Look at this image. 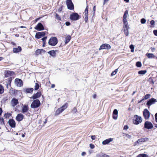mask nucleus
I'll return each mask as SVG.
<instances>
[{"label":"nucleus","mask_w":157,"mask_h":157,"mask_svg":"<svg viewBox=\"0 0 157 157\" xmlns=\"http://www.w3.org/2000/svg\"><path fill=\"white\" fill-rule=\"evenodd\" d=\"M58 43L57 38L55 37H52L49 39L48 41V44L49 45L55 46Z\"/></svg>","instance_id":"1"},{"label":"nucleus","mask_w":157,"mask_h":157,"mask_svg":"<svg viewBox=\"0 0 157 157\" xmlns=\"http://www.w3.org/2000/svg\"><path fill=\"white\" fill-rule=\"evenodd\" d=\"M40 105V102L38 99H36L34 100L31 105V107L32 108H36L39 107Z\"/></svg>","instance_id":"2"},{"label":"nucleus","mask_w":157,"mask_h":157,"mask_svg":"<svg viewBox=\"0 0 157 157\" xmlns=\"http://www.w3.org/2000/svg\"><path fill=\"white\" fill-rule=\"evenodd\" d=\"M66 4L68 9L73 10L74 9V5L71 0H67Z\"/></svg>","instance_id":"3"},{"label":"nucleus","mask_w":157,"mask_h":157,"mask_svg":"<svg viewBox=\"0 0 157 157\" xmlns=\"http://www.w3.org/2000/svg\"><path fill=\"white\" fill-rule=\"evenodd\" d=\"M80 18V16L77 13H74L71 14L70 16V18L72 20L76 21L78 20Z\"/></svg>","instance_id":"4"},{"label":"nucleus","mask_w":157,"mask_h":157,"mask_svg":"<svg viewBox=\"0 0 157 157\" xmlns=\"http://www.w3.org/2000/svg\"><path fill=\"white\" fill-rule=\"evenodd\" d=\"M143 115L144 118L146 120H147L149 119L150 116V113L147 109H145L143 112Z\"/></svg>","instance_id":"5"},{"label":"nucleus","mask_w":157,"mask_h":157,"mask_svg":"<svg viewBox=\"0 0 157 157\" xmlns=\"http://www.w3.org/2000/svg\"><path fill=\"white\" fill-rule=\"evenodd\" d=\"M111 48V47L110 45L108 44H102L99 48V50L102 49L109 50Z\"/></svg>","instance_id":"6"},{"label":"nucleus","mask_w":157,"mask_h":157,"mask_svg":"<svg viewBox=\"0 0 157 157\" xmlns=\"http://www.w3.org/2000/svg\"><path fill=\"white\" fill-rule=\"evenodd\" d=\"M19 103L18 100L15 98H13L10 102L11 105L13 107H14Z\"/></svg>","instance_id":"7"},{"label":"nucleus","mask_w":157,"mask_h":157,"mask_svg":"<svg viewBox=\"0 0 157 157\" xmlns=\"http://www.w3.org/2000/svg\"><path fill=\"white\" fill-rule=\"evenodd\" d=\"M157 101L156 99L154 98H152L150 99L146 103V105L148 106V108L151 105H152L154 104L155 102Z\"/></svg>","instance_id":"8"},{"label":"nucleus","mask_w":157,"mask_h":157,"mask_svg":"<svg viewBox=\"0 0 157 157\" xmlns=\"http://www.w3.org/2000/svg\"><path fill=\"white\" fill-rule=\"evenodd\" d=\"M35 29L38 31H41L44 30V28L41 23H39L35 27Z\"/></svg>","instance_id":"9"},{"label":"nucleus","mask_w":157,"mask_h":157,"mask_svg":"<svg viewBox=\"0 0 157 157\" xmlns=\"http://www.w3.org/2000/svg\"><path fill=\"white\" fill-rule=\"evenodd\" d=\"M153 127L152 124L150 122L146 121L144 123V127L148 129H151Z\"/></svg>","instance_id":"10"},{"label":"nucleus","mask_w":157,"mask_h":157,"mask_svg":"<svg viewBox=\"0 0 157 157\" xmlns=\"http://www.w3.org/2000/svg\"><path fill=\"white\" fill-rule=\"evenodd\" d=\"M5 76L6 77H8L10 76H13L14 75V72L11 71H6L5 72Z\"/></svg>","instance_id":"11"},{"label":"nucleus","mask_w":157,"mask_h":157,"mask_svg":"<svg viewBox=\"0 0 157 157\" xmlns=\"http://www.w3.org/2000/svg\"><path fill=\"white\" fill-rule=\"evenodd\" d=\"M45 35V32H38L36 33L35 37L36 38L39 39L43 36H44Z\"/></svg>","instance_id":"12"},{"label":"nucleus","mask_w":157,"mask_h":157,"mask_svg":"<svg viewBox=\"0 0 157 157\" xmlns=\"http://www.w3.org/2000/svg\"><path fill=\"white\" fill-rule=\"evenodd\" d=\"M16 84L18 86L21 87L23 85V82L22 80L19 78H16L15 80Z\"/></svg>","instance_id":"13"},{"label":"nucleus","mask_w":157,"mask_h":157,"mask_svg":"<svg viewBox=\"0 0 157 157\" xmlns=\"http://www.w3.org/2000/svg\"><path fill=\"white\" fill-rule=\"evenodd\" d=\"M8 123L12 128H14L15 127L16 123L13 119H10L8 121Z\"/></svg>","instance_id":"14"},{"label":"nucleus","mask_w":157,"mask_h":157,"mask_svg":"<svg viewBox=\"0 0 157 157\" xmlns=\"http://www.w3.org/2000/svg\"><path fill=\"white\" fill-rule=\"evenodd\" d=\"M23 115L21 113H19L17 115L16 119L17 121H20L23 120Z\"/></svg>","instance_id":"15"},{"label":"nucleus","mask_w":157,"mask_h":157,"mask_svg":"<svg viewBox=\"0 0 157 157\" xmlns=\"http://www.w3.org/2000/svg\"><path fill=\"white\" fill-rule=\"evenodd\" d=\"M88 7L87 6L85 10V12L84 13V17L85 18V21L86 22H87L88 19Z\"/></svg>","instance_id":"16"},{"label":"nucleus","mask_w":157,"mask_h":157,"mask_svg":"<svg viewBox=\"0 0 157 157\" xmlns=\"http://www.w3.org/2000/svg\"><path fill=\"white\" fill-rule=\"evenodd\" d=\"M113 140V139L110 138L108 139H106L102 142V144L103 145H106L108 144L110 142H112Z\"/></svg>","instance_id":"17"},{"label":"nucleus","mask_w":157,"mask_h":157,"mask_svg":"<svg viewBox=\"0 0 157 157\" xmlns=\"http://www.w3.org/2000/svg\"><path fill=\"white\" fill-rule=\"evenodd\" d=\"M28 106L25 105L22 107V112L23 113H26L28 110Z\"/></svg>","instance_id":"18"},{"label":"nucleus","mask_w":157,"mask_h":157,"mask_svg":"<svg viewBox=\"0 0 157 157\" xmlns=\"http://www.w3.org/2000/svg\"><path fill=\"white\" fill-rule=\"evenodd\" d=\"M41 96L40 92H37L36 94H34L33 96V99H36L39 98Z\"/></svg>","instance_id":"19"},{"label":"nucleus","mask_w":157,"mask_h":157,"mask_svg":"<svg viewBox=\"0 0 157 157\" xmlns=\"http://www.w3.org/2000/svg\"><path fill=\"white\" fill-rule=\"evenodd\" d=\"M21 48L20 46H18L17 48H14L13 51L14 53H18L21 52Z\"/></svg>","instance_id":"20"},{"label":"nucleus","mask_w":157,"mask_h":157,"mask_svg":"<svg viewBox=\"0 0 157 157\" xmlns=\"http://www.w3.org/2000/svg\"><path fill=\"white\" fill-rule=\"evenodd\" d=\"M128 11L127 10H126L124 13L123 17V21H127V17Z\"/></svg>","instance_id":"21"},{"label":"nucleus","mask_w":157,"mask_h":157,"mask_svg":"<svg viewBox=\"0 0 157 157\" xmlns=\"http://www.w3.org/2000/svg\"><path fill=\"white\" fill-rule=\"evenodd\" d=\"M133 122V123L137 124V115H134V117H132Z\"/></svg>","instance_id":"22"},{"label":"nucleus","mask_w":157,"mask_h":157,"mask_svg":"<svg viewBox=\"0 0 157 157\" xmlns=\"http://www.w3.org/2000/svg\"><path fill=\"white\" fill-rule=\"evenodd\" d=\"M63 111V110H62L60 108H59L56 111L55 113V116H57Z\"/></svg>","instance_id":"23"},{"label":"nucleus","mask_w":157,"mask_h":157,"mask_svg":"<svg viewBox=\"0 0 157 157\" xmlns=\"http://www.w3.org/2000/svg\"><path fill=\"white\" fill-rule=\"evenodd\" d=\"M48 53L53 57L55 56L56 55V51L54 50L50 51Z\"/></svg>","instance_id":"24"},{"label":"nucleus","mask_w":157,"mask_h":157,"mask_svg":"<svg viewBox=\"0 0 157 157\" xmlns=\"http://www.w3.org/2000/svg\"><path fill=\"white\" fill-rule=\"evenodd\" d=\"M124 23V29H128L129 26L128 25V23L127 21H123Z\"/></svg>","instance_id":"25"},{"label":"nucleus","mask_w":157,"mask_h":157,"mask_svg":"<svg viewBox=\"0 0 157 157\" xmlns=\"http://www.w3.org/2000/svg\"><path fill=\"white\" fill-rule=\"evenodd\" d=\"M97 157H109V155L104 154L102 153L97 155Z\"/></svg>","instance_id":"26"},{"label":"nucleus","mask_w":157,"mask_h":157,"mask_svg":"<svg viewBox=\"0 0 157 157\" xmlns=\"http://www.w3.org/2000/svg\"><path fill=\"white\" fill-rule=\"evenodd\" d=\"M148 140V138H142L138 140V143L139 142H144Z\"/></svg>","instance_id":"27"},{"label":"nucleus","mask_w":157,"mask_h":157,"mask_svg":"<svg viewBox=\"0 0 157 157\" xmlns=\"http://www.w3.org/2000/svg\"><path fill=\"white\" fill-rule=\"evenodd\" d=\"M71 36L69 35H67L66 37L65 44H67L69 42L70 40L71 39Z\"/></svg>","instance_id":"28"},{"label":"nucleus","mask_w":157,"mask_h":157,"mask_svg":"<svg viewBox=\"0 0 157 157\" xmlns=\"http://www.w3.org/2000/svg\"><path fill=\"white\" fill-rule=\"evenodd\" d=\"M25 90L27 93H32L33 90V88H26Z\"/></svg>","instance_id":"29"},{"label":"nucleus","mask_w":157,"mask_h":157,"mask_svg":"<svg viewBox=\"0 0 157 157\" xmlns=\"http://www.w3.org/2000/svg\"><path fill=\"white\" fill-rule=\"evenodd\" d=\"M146 55L148 58H152L155 57V56L152 53H147Z\"/></svg>","instance_id":"30"},{"label":"nucleus","mask_w":157,"mask_h":157,"mask_svg":"<svg viewBox=\"0 0 157 157\" xmlns=\"http://www.w3.org/2000/svg\"><path fill=\"white\" fill-rule=\"evenodd\" d=\"M68 106V104L67 103H66L65 104L63 105L60 108L63 111L65 109H66Z\"/></svg>","instance_id":"31"},{"label":"nucleus","mask_w":157,"mask_h":157,"mask_svg":"<svg viewBox=\"0 0 157 157\" xmlns=\"http://www.w3.org/2000/svg\"><path fill=\"white\" fill-rule=\"evenodd\" d=\"M147 72V71L146 70H141V71H139L138 72V73L139 74L143 75H144L145 73H146Z\"/></svg>","instance_id":"32"},{"label":"nucleus","mask_w":157,"mask_h":157,"mask_svg":"<svg viewBox=\"0 0 157 157\" xmlns=\"http://www.w3.org/2000/svg\"><path fill=\"white\" fill-rule=\"evenodd\" d=\"M4 91L3 87L1 85H0V94H2Z\"/></svg>","instance_id":"33"},{"label":"nucleus","mask_w":157,"mask_h":157,"mask_svg":"<svg viewBox=\"0 0 157 157\" xmlns=\"http://www.w3.org/2000/svg\"><path fill=\"white\" fill-rule=\"evenodd\" d=\"M150 97L151 95L149 94H147L144 97L143 99L146 100L149 98Z\"/></svg>","instance_id":"34"},{"label":"nucleus","mask_w":157,"mask_h":157,"mask_svg":"<svg viewBox=\"0 0 157 157\" xmlns=\"http://www.w3.org/2000/svg\"><path fill=\"white\" fill-rule=\"evenodd\" d=\"M40 86L39 84L37 83H35V86L34 90H38Z\"/></svg>","instance_id":"35"},{"label":"nucleus","mask_w":157,"mask_h":157,"mask_svg":"<svg viewBox=\"0 0 157 157\" xmlns=\"http://www.w3.org/2000/svg\"><path fill=\"white\" fill-rule=\"evenodd\" d=\"M0 124L1 125L4 124V119L2 117H0Z\"/></svg>","instance_id":"36"},{"label":"nucleus","mask_w":157,"mask_h":157,"mask_svg":"<svg viewBox=\"0 0 157 157\" xmlns=\"http://www.w3.org/2000/svg\"><path fill=\"white\" fill-rule=\"evenodd\" d=\"M148 156L147 155L142 154H140L139 155H138V157H147Z\"/></svg>","instance_id":"37"},{"label":"nucleus","mask_w":157,"mask_h":157,"mask_svg":"<svg viewBox=\"0 0 157 157\" xmlns=\"http://www.w3.org/2000/svg\"><path fill=\"white\" fill-rule=\"evenodd\" d=\"M148 156L147 155L142 154H140L139 155H138V157H147Z\"/></svg>","instance_id":"38"},{"label":"nucleus","mask_w":157,"mask_h":157,"mask_svg":"<svg viewBox=\"0 0 157 157\" xmlns=\"http://www.w3.org/2000/svg\"><path fill=\"white\" fill-rule=\"evenodd\" d=\"M130 48L131 49V51L132 52H133L134 51V47L133 45L131 44L129 46Z\"/></svg>","instance_id":"39"},{"label":"nucleus","mask_w":157,"mask_h":157,"mask_svg":"<svg viewBox=\"0 0 157 157\" xmlns=\"http://www.w3.org/2000/svg\"><path fill=\"white\" fill-rule=\"evenodd\" d=\"M41 53L40 49H37L35 52V54L36 55H38Z\"/></svg>","instance_id":"40"},{"label":"nucleus","mask_w":157,"mask_h":157,"mask_svg":"<svg viewBox=\"0 0 157 157\" xmlns=\"http://www.w3.org/2000/svg\"><path fill=\"white\" fill-rule=\"evenodd\" d=\"M128 29H124V34L126 36H128Z\"/></svg>","instance_id":"41"},{"label":"nucleus","mask_w":157,"mask_h":157,"mask_svg":"<svg viewBox=\"0 0 157 157\" xmlns=\"http://www.w3.org/2000/svg\"><path fill=\"white\" fill-rule=\"evenodd\" d=\"M142 120L143 119L141 117L138 116V124L141 123Z\"/></svg>","instance_id":"42"},{"label":"nucleus","mask_w":157,"mask_h":157,"mask_svg":"<svg viewBox=\"0 0 157 157\" xmlns=\"http://www.w3.org/2000/svg\"><path fill=\"white\" fill-rule=\"evenodd\" d=\"M118 69H116L114 71H113L111 73V75L112 76H113L116 75L117 73V72Z\"/></svg>","instance_id":"43"},{"label":"nucleus","mask_w":157,"mask_h":157,"mask_svg":"<svg viewBox=\"0 0 157 157\" xmlns=\"http://www.w3.org/2000/svg\"><path fill=\"white\" fill-rule=\"evenodd\" d=\"M11 115L10 113H6L4 117L6 118H8Z\"/></svg>","instance_id":"44"},{"label":"nucleus","mask_w":157,"mask_h":157,"mask_svg":"<svg viewBox=\"0 0 157 157\" xmlns=\"http://www.w3.org/2000/svg\"><path fill=\"white\" fill-rule=\"evenodd\" d=\"M118 112L117 109H114L113 111V114L115 115H118Z\"/></svg>","instance_id":"45"},{"label":"nucleus","mask_w":157,"mask_h":157,"mask_svg":"<svg viewBox=\"0 0 157 157\" xmlns=\"http://www.w3.org/2000/svg\"><path fill=\"white\" fill-rule=\"evenodd\" d=\"M155 22L154 20H152L150 21V24L151 25H152V27H154L155 25Z\"/></svg>","instance_id":"46"},{"label":"nucleus","mask_w":157,"mask_h":157,"mask_svg":"<svg viewBox=\"0 0 157 157\" xmlns=\"http://www.w3.org/2000/svg\"><path fill=\"white\" fill-rule=\"evenodd\" d=\"M146 20L144 18H142L141 20V22L142 24H144L145 23Z\"/></svg>","instance_id":"47"},{"label":"nucleus","mask_w":157,"mask_h":157,"mask_svg":"<svg viewBox=\"0 0 157 157\" xmlns=\"http://www.w3.org/2000/svg\"><path fill=\"white\" fill-rule=\"evenodd\" d=\"M56 18L57 19H58V20H60V21L61 20V18L60 17H59V15L58 14H57V13L56 14Z\"/></svg>","instance_id":"48"},{"label":"nucleus","mask_w":157,"mask_h":157,"mask_svg":"<svg viewBox=\"0 0 157 157\" xmlns=\"http://www.w3.org/2000/svg\"><path fill=\"white\" fill-rule=\"evenodd\" d=\"M113 119L116 120L117 118V115L113 114Z\"/></svg>","instance_id":"49"},{"label":"nucleus","mask_w":157,"mask_h":157,"mask_svg":"<svg viewBox=\"0 0 157 157\" xmlns=\"http://www.w3.org/2000/svg\"><path fill=\"white\" fill-rule=\"evenodd\" d=\"M47 38V37H44L42 39V40L43 41V43H45L46 40Z\"/></svg>","instance_id":"50"},{"label":"nucleus","mask_w":157,"mask_h":157,"mask_svg":"<svg viewBox=\"0 0 157 157\" xmlns=\"http://www.w3.org/2000/svg\"><path fill=\"white\" fill-rule=\"evenodd\" d=\"M72 112L73 113H76L77 112V109L76 108L74 107L72 109Z\"/></svg>","instance_id":"51"},{"label":"nucleus","mask_w":157,"mask_h":157,"mask_svg":"<svg viewBox=\"0 0 157 157\" xmlns=\"http://www.w3.org/2000/svg\"><path fill=\"white\" fill-rule=\"evenodd\" d=\"M94 145L92 144H90V147L91 149H93L94 148Z\"/></svg>","instance_id":"52"},{"label":"nucleus","mask_w":157,"mask_h":157,"mask_svg":"<svg viewBox=\"0 0 157 157\" xmlns=\"http://www.w3.org/2000/svg\"><path fill=\"white\" fill-rule=\"evenodd\" d=\"M154 34L156 36H157V30H154L153 31Z\"/></svg>","instance_id":"53"},{"label":"nucleus","mask_w":157,"mask_h":157,"mask_svg":"<svg viewBox=\"0 0 157 157\" xmlns=\"http://www.w3.org/2000/svg\"><path fill=\"white\" fill-rule=\"evenodd\" d=\"M141 63L138 61V67H140L141 66Z\"/></svg>","instance_id":"54"},{"label":"nucleus","mask_w":157,"mask_h":157,"mask_svg":"<svg viewBox=\"0 0 157 157\" xmlns=\"http://www.w3.org/2000/svg\"><path fill=\"white\" fill-rule=\"evenodd\" d=\"M65 25L67 26H69L70 25V23L68 21H67L65 23Z\"/></svg>","instance_id":"55"},{"label":"nucleus","mask_w":157,"mask_h":157,"mask_svg":"<svg viewBox=\"0 0 157 157\" xmlns=\"http://www.w3.org/2000/svg\"><path fill=\"white\" fill-rule=\"evenodd\" d=\"M86 155V153L85 152H82V153L81 155L82 156H84Z\"/></svg>","instance_id":"56"},{"label":"nucleus","mask_w":157,"mask_h":157,"mask_svg":"<svg viewBox=\"0 0 157 157\" xmlns=\"http://www.w3.org/2000/svg\"><path fill=\"white\" fill-rule=\"evenodd\" d=\"M128 127L127 125H125L124 127V129H127Z\"/></svg>","instance_id":"57"},{"label":"nucleus","mask_w":157,"mask_h":157,"mask_svg":"<svg viewBox=\"0 0 157 157\" xmlns=\"http://www.w3.org/2000/svg\"><path fill=\"white\" fill-rule=\"evenodd\" d=\"M155 121L156 122H157V113H156L155 115Z\"/></svg>","instance_id":"58"},{"label":"nucleus","mask_w":157,"mask_h":157,"mask_svg":"<svg viewBox=\"0 0 157 157\" xmlns=\"http://www.w3.org/2000/svg\"><path fill=\"white\" fill-rule=\"evenodd\" d=\"M91 138L92 140H94L95 139V136H91Z\"/></svg>","instance_id":"59"},{"label":"nucleus","mask_w":157,"mask_h":157,"mask_svg":"<svg viewBox=\"0 0 157 157\" xmlns=\"http://www.w3.org/2000/svg\"><path fill=\"white\" fill-rule=\"evenodd\" d=\"M109 1V0H104V2H103V5H104L105 3L108 2V1Z\"/></svg>","instance_id":"60"},{"label":"nucleus","mask_w":157,"mask_h":157,"mask_svg":"<svg viewBox=\"0 0 157 157\" xmlns=\"http://www.w3.org/2000/svg\"><path fill=\"white\" fill-rule=\"evenodd\" d=\"M2 112V110L1 108H0V115H1Z\"/></svg>","instance_id":"61"},{"label":"nucleus","mask_w":157,"mask_h":157,"mask_svg":"<svg viewBox=\"0 0 157 157\" xmlns=\"http://www.w3.org/2000/svg\"><path fill=\"white\" fill-rule=\"evenodd\" d=\"M96 96H97L96 94H94L93 96V98H94L95 99L96 98Z\"/></svg>","instance_id":"62"},{"label":"nucleus","mask_w":157,"mask_h":157,"mask_svg":"<svg viewBox=\"0 0 157 157\" xmlns=\"http://www.w3.org/2000/svg\"><path fill=\"white\" fill-rule=\"evenodd\" d=\"M41 53L42 52H45V51L43 49H40Z\"/></svg>","instance_id":"63"},{"label":"nucleus","mask_w":157,"mask_h":157,"mask_svg":"<svg viewBox=\"0 0 157 157\" xmlns=\"http://www.w3.org/2000/svg\"><path fill=\"white\" fill-rule=\"evenodd\" d=\"M55 87V85L54 84H52L51 87L52 88H54Z\"/></svg>","instance_id":"64"}]
</instances>
